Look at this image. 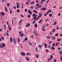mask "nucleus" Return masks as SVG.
Listing matches in <instances>:
<instances>
[{"label":"nucleus","mask_w":62,"mask_h":62,"mask_svg":"<svg viewBox=\"0 0 62 62\" xmlns=\"http://www.w3.org/2000/svg\"><path fill=\"white\" fill-rule=\"evenodd\" d=\"M42 10H46V8L45 7H44L42 8Z\"/></svg>","instance_id":"16"},{"label":"nucleus","mask_w":62,"mask_h":62,"mask_svg":"<svg viewBox=\"0 0 62 62\" xmlns=\"http://www.w3.org/2000/svg\"><path fill=\"white\" fill-rule=\"evenodd\" d=\"M52 14H50L49 15V16L50 17H51L52 16Z\"/></svg>","instance_id":"34"},{"label":"nucleus","mask_w":62,"mask_h":62,"mask_svg":"<svg viewBox=\"0 0 62 62\" xmlns=\"http://www.w3.org/2000/svg\"><path fill=\"white\" fill-rule=\"evenodd\" d=\"M59 53L60 54H62V51H60L59 52Z\"/></svg>","instance_id":"32"},{"label":"nucleus","mask_w":62,"mask_h":62,"mask_svg":"<svg viewBox=\"0 0 62 62\" xmlns=\"http://www.w3.org/2000/svg\"><path fill=\"white\" fill-rule=\"evenodd\" d=\"M50 58L52 59L53 58V55H50Z\"/></svg>","instance_id":"29"},{"label":"nucleus","mask_w":62,"mask_h":62,"mask_svg":"<svg viewBox=\"0 0 62 62\" xmlns=\"http://www.w3.org/2000/svg\"><path fill=\"white\" fill-rule=\"evenodd\" d=\"M30 23H29L27 24L26 25V27H29V26H30Z\"/></svg>","instance_id":"6"},{"label":"nucleus","mask_w":62,"mask_h":62,"mask_svg":"<svg viewBox=\"0 0 62 62\" xmlns=\"http://www.w3.org/2000/svg\"><path fill=\"white\" fill-rule=\"evenodd\" d=\"M44 45H45V48H46L47 47V44H43Z\"/></svg>","instance_id":"10"},{"label":"nucleus","mask_w":62,"mask_h":62,"mask_svg":"<svg viewBox=\"0 0 62 62\" xmlns=\"http://www.w3.org/2000/svg\"><path fill=\"white\" fill-rule=\"evenodd\" d=\"M36 15L35 14H32V16L33 17H36Z\"/></svg>","instance_id":"14"},{"label":"nucleus","mask_w":62,"mask_h":62,"mask_svg":"<svg viewBox=\"0 0 62 62\" xmlns=\"http://www.w3.org/2000/svg\"><path fill=\"white\" fill-rule=\"evenodd\" d=\"M9 11H10V14H11L12 13V11H10V10H9Z\"/></svg>","instance_id":"58"},{"label":"nucleus","mask_w":62,"mask_h":62,"mask_svg":"<svg viewBox=\"0 0 62 62\" xmlns=\"http://www.w3.org/2000/svg\"><path fill=\"white\" fill-rule=\"evenodd\" d=\"M8 27L9 28V29L10 31V30H11V28L10 27H9V25H8Z\"/></svg>","instance_id":"13"},{"label":"nucleus","mask_w":62,"mask_h":62,"mask_svg":"<svg viewBox=\"0 0 62 62\" xmlns=\"http://www.w3.org/2000/svg\"><path fill=\"white\" fill-rule=\"evenodd\" d=\"M2 45H1V48H2L3 47H4L5 46V44L4 43H2Z\"/></svg>","instance_id":"4"},{"label":"nucleus","mask_w":62,"mask_h":62,"mask_svg":"<svg viewBox=\"0 0 62 62\" xmlns=\"http://www.w3.org/2000/svg\"><path fill=\"white\" fill-rule=\"evenodd\" d=\"M27 55H31V54H30V53H27L26 54Z\"/></svg>","instance_id":"19"},{"label":"nucleus","mask_w":62,"mask_h":62,"mask_svg":"<svg viewBox=\"0 0 62 62\" xmlns=\"http://www.w3.org/2000/svg\"><path fill=\"white\" fill-rule=\"evenodd\" d=\"M27 11V9L26 8L24 10L25 12H26Z\"/></svg>","instance_id":"45"},{"label":"nucleus","mask_w":62,"mask_h":62,"mask_svg":"<svg viewBox=\"0 0 62 62\" xmlns=\"http://www.w3.org/2000/svg\"><path fill=\"white\" fill-rule=\"evenodd\" d=\"M34 20H37V17H34Z\"/></svg>","instance_id":"27"},{"label":"nucleus","mask_w":62,"mask_h":62,"mask_svg":"<svg viewBox=\"0 0 62 62\" xmlns=\"http://www.w3.org/2000/svg\"><path fill=\"white\" fill-rule=\"evenodd\" d=\"M61 40V39H58L57 40V41H60Z\"/></svg>","instance_id":"30"},{"label":"nucleus","mask_w":62,"mask_h":62,"mask_svg":"<svg viewBox=\"0 0 62 62\" xmlns=\"http://www.w3.org/2000/svg\"><path fill=\"white\" fill-rule=\"evenodd\" d=\"M35 50L37 52H38V47H36L35 49Z\"/></svg>","instance_id":"22"},{"label":"nucleus","mask_w":62,"mask_h":62,"mask_svg":"<svg viewBox=\"0 0 62 62\" xmlns=\"http://www.w3.org/2000/svg\"><path fill=\"white\" fill-rule=\"evenodd\" d=\"M50 1V0H47L46 2V3H47V4H48V2H49V1Z\"/></svg>","instance_id":"54"},{"label":"nucleus","mask_w":62,"mask_h":62,"mask_svg":"<svg viewBox=\"0 0 62 62\" xmlns=\"http://www.w3.org/2000/svg\"><path fill=\"white\" fill-rule=\"evenodd\" d=\"M52 39H53L54 40V39H55V37H53Z\"/></svg>","instance_id":"56"},{"label":"nucleus","mask_w":62,"mask_h":62,"mask_svg":"<svg viewBox=\"0 0 62 62\" xmlns=\"http://www.w3.org/2000/svg\"><path fill=\"white\" fill-rule=\"evenodd\" d=\"M22 22V19H21L19 21V24H20V25H21V23Z\"/></svg>","instance_id":"12"},{"label":"nucleus","mask_w":62,"mask_h":62,"mask_svg":"<svg viewBox=\"0 0 62 62\" xmlns=\"http://www.w3.org/2000/svg\"><path fill=\"white\" fill-rule=\"evenodd\" d=\"M61 8H62V6L60 8H59V10H60L61 9Z\"/></svg>","instance_id":"57"},{"label":"nucleus","mask_w":62,"mask_h":62,"mask_svg":"<svg viewBox=\"0 0 62 62\" xmlns=\"http://www.w3.org/2000/svg\"><path fill=\"white\" fill-rule=\"evenodd\" d=\"M36 56L37 58H39V55H36Z\"/></svg>","instance_id":"49"},{"label":"nucleus","mask_w":62,"mask_h":62,"mask_svg":"<svg viewBox=\"0 0 62 62\" xmlns=\"http://www.w3.org/2000/svg\"><path fill=\"white\" fill-rule=\"evenodd\" d=\"M38 47H39L40 48H41V45H39L38 46Z\"/></svg>","instance_id":"41"},{"label":"nucleus","mask_w":62,"mask_h":62,"mask_svg":"<svg viewBox=\"0 0 62 62\" xmlns=\"http://www.w3.org/2000/svg\"><path fill=\"white\" fill-rule=\"evenodd\" d=\"M10 41L11 42H12L13 40H12V38L11 37H10Z\"/></svg>","instance_id":"18"},{"label":"nucleus","mask_w":62,"mask_h":62,"mask_svg":"<svg viewBox=\"0 0 62 62\" xmlns=\"http://www.w3.org/2000/svg\"><path fill=\"white\" fill-rule=\"evenodd\" d=\"M34 26L36 28H37V27H38V25H37V24L36 23H35L34 25Z\"/></svg>","instance_id":"11"},{"label":"nucleus","mask_w":62,"mask_h":62,"mask_svg":"<svg viewBox=\"0 0 62 62\" xmlns=\"http://www.w3.org/2000/svg\"><path fill=\"white\" fill-rule=\"evenodd\" d=\"M35 3L34 2H32L31 3V5H33V4H34V3Z\"/></svg>","instance_id":"21"},{"label":"nucleus","mask_w":62,"mask_h":62,"mask_svg":"<svg viewBox=\"0 0 62 62\" xmlns=\"http://www.w3.org/2000/svg\"><path fill=\"white\" fill-rule=\"evenodd\" d=\"M13 8L15 9H16V6H14L13 7Z\"/></svg>","instance_id":"51"},{"label":"nucleus","mask_w":62,"mask_h":62,"mask_svg":"<svg viewBox=\"0 0 62 62\" xmlns=\"http://www.w3.org/2000/svg\"><path fill=\"white\" fill-rule=\"evenodd\" d=\"M29 45H31V46H32V43L30 42H29Z\"/></svg>","instance_id":"31"},{"label":"nucleus","mask_w":62,"mask_h":62,"mask_svg":"<svg viewBox=\"0 0 62 62\" xmlns=\"http://www.w3.org/2000/svg\"><path fill=\"white\" fill-rule=\"evenodd\" d=\"M56 29L57 30H59L60 29V28L58 27H57L56 28Z\"/></svg>","instance_id":"39"},{"label":"nucleus","mask_w":62,"mask_h":62,"mask_svg":"<svg viewBox=\"0 0 62 62\" xmlns=\"http://www.w3.org/2000/svg\"><path fill=\"white\" fill-rule=\"evenodd\" d=\"M39 16L41 17L42 16V14L41 13H39Z\"/></svg>","instance_id":"20"},{"label":"nucleus","mask_w":62,"mask_h":62,"mask_svg":"<svg viewBox=\"0 0 62 62\" xmlns=\"http://www.w3.org/2000/svg\"><path fill=\"white\" fill-rule=\"evenodd\" d=\"M20 39L19 38H18V42H20Z\"/></svg>","instance_id":"46"},{"label":"nucleus","mask_w":62,"mask_h":62,"mask_svg":"<svg viewBox=\"0 0 62 62\" xmlns=\"http://www.w3.org/2000/svg\"><path fill=\"white\" fill-rule=\"evenodd\" d=\"M19 7V5H16V7L17 8H18Z\"/></svg>","instance_id":"50"},{"label":"nucleus","mask_w":62,"mask_h":62,"mask_svg":"<svg viewBox=\"0 0 62 62\" xmlns=\"http://www.w3.org/2000/svg\"><path fill=\"white\" fill-rule=\"evenodd\" d=\"M62 33L60 35V37H62Z\"/></svg>","instance_id":"64"},{"label":"nucleus","mask_w":62,"mask_h":62,"mask_svg":"<svg viewBox=\"0 0 62 62\" xmlns=\"http://www.w3.org/2000/svg\"><path fill=\"white\" fill-rule=\"evenodd\" d=\"M33 13H35L36 14H37V13H38V11H37L35 10H33Z\"/></svg>","instance_id":"7"},{"label":"nucleus","mask_w":62,"mask_h":62,"mask_svg":"<svg viewBox=\"0 0 62 62\" xmlns=\"http://www.w3.org/2000/svg\"><path fill=\"white\" fill-rule=\"evenodd\" d=\"M19 34L21 36V37H23V31L21 32V31H19Z\"/></svg>","instance_id":"1"},{"label":"nucleus","mask_w":62,"mask_h":62,"mask_svg":"<svg viewBox=\"0 0 62 62\" xmlns=\"http://www.w3.org/2000/svg\"><path fill=\"white\" fill-rule=\"evenodd\" d=\"M54 62H56V59H54Z\"/></svg>","instance_id":"63"},{"label":"nucleus","mask_w":62,"mask_h":62,"mask_svg":"<svg viewBox=\"0 0 62 62\" xmlns=\"http://www.w3.org/2000/svg\"><path fill=\"white\" fill-rule=\"evenodd\" d=\"M59 43H60L58 42H57L56 43L55 46H58V45H59Z\"/></svg>","instance_id":"8"},{"label":"nucleus","mask_w":62,"mask_h":62,"mask_svg":"<svg viewBox=\"0 0 62 62\" xmlns=\"http://www.w3.org/2000/svg\"><path fill=\"white\" fill-rule=\"evenodd\" d=\"M39 4H37L36 5V6L37 7H38V6H39Z\"/></svg>","instance_id":"47"},{"label":"nucleus","mask_w":62,"mask_h":62,"mask_svg":"<svg viewBox=\"0 0 62 62\" xmlns=\"http://www.w3.org/2000/svg\"><path fill=\"white\" fill-rule=\"evenodd\" d=\"M41 7V5H40L39 6H38V8H40Z\"/></svg>","instance_id":"36"},{"label":"nucleus","mask_w":62,"mask_h":62,"mask_svg":"<svg viewBox=\"0 0 62 62\" xmlns=\"http://www.w3.org/2000/svg\"><path fill=\"white\" fill-rule=\"evenodd\" d=\"M43 19H41V20H40L39 22V23H40L42 21Z\"/></svg>","instance_id":"23"},{"label":"nucleus","mask_w":62,"mask_h":62,"mask_svg":"<svg viewBox=\"0 0 62 62\" xmlns=\"http://www.w3.org/2000/svg\"><path fill=\"white\" fill-rule=\"evenodd\" d=\"M40 17L39 16H38V17H37V19L38 20V19H39V18Z\"/></svg>","instance_id":"55"},{"label":"nucleus","mask_w":62,"mask_h":62,"mask_svg":"<svg viewBox=\"0 0 62 62\" xmlns=\"http://www.w3.org/2000/svg\"><path fill=\"white\" fill-rule=\"evenodd\" d=\"M50 47H51V46L50 45H49L47 48H50Z\"/></svg>","instance_id":"60"},{"label":"nucleus","mask_w":62,"mask_h":62,"mask_svg":"<svg viewBox=\"0 0 62 62\" xmlns=\"http://www.w3.org/2000/svg\"><path fill=\"white\" fill-rule=\"evenodd\" d=\"M58 35V33H57V34H55V36H57Z\"/></svg>","instance_id":"40"},{"label":"nucleus","mask_w":62,"mask_h":62,"mask_svg":"<svg viewBox=\"0 0 62 62\" xmlns=\"http://www.w3.org/2000/svg\"><path fill=\"white\" fill-rule=\"evenodd\" d=\"M1 14L2 16H4L5 15V13L3 12H1Z\"/></svg>","instance_id":"9"},{"label":"nucleus","mask_w":62,"mask_h":62,"mask_svg":"<svg viewBox=\"0 0 62 62\" xmlns=\"http://www.w3.org/2000/svg\"><path fill=\"white\" fill-rule=\"evenodd\" d=\"M48 11L49 12H52V11H51V9H49L48 10Z\"/></svg>","instance_id":"37"},{"label":"nucleus","mask_w":62,"mask_h":62,"mask_svg":"<svg viewBox=\"0 0 62 62\" xmlns=\"http://www.w3.org/2000/svg\"><path fill=\"white\" fill-rule=\"evenodd\" d=\"M46 52H47V53H48V52H49V50H48V49H46Z\"/></svg>","instance_id":"38"},{"label":"nucleus","mask_w":62,"mask_h":62,"mask_svg":"<svg viewBox=\"0 0 62 62\" xmlns=\"http://www.w3.org/2000/svg\"><path fill=\"white\" fill-rule=\"evenodd\" d=\"M51 49L52 50H55V48L54 47H51Z\"/></svg>","instance_id":"17"},{"label":"nucleus","mask_w":62,"mask_h":62,"mask_svg":"<svg viewBox=\"0 0 62 62\" xmlns=\"http://www.w3.org/2000/svg\"><path fill=\"white\" fill-rule=\"evenodd\" d=\"M53 47H54V46H55V43H54L53 44Z\"/></svg>","instance_id":"52"},{"label":"nucleus","mask_w":62,"mask_h":62,"mask_svg":"<svg viewBox=\"0 0 62 62\" xmlns=\"http://www.w3.org/2000/svg\"><path fill=\"white\" fill-rule=\"evenodd\" d=\"M60 60L61 61H62V57H60Z\"/></svg>","instance_id":"61"},{"label":"nucleus","mask_w":62,"mask_h":62,"mask_svg":"<svg viewBox=\"0 0 62 62\" xmlns=\"http://www.w3.org/2000/svg\"><path fill=\"white\" fill-rule=\"evenodd\" d=\"M28 3H29V2H26V5H28Z\"/></svg>","instance_id":"62"},{"label":"nucleus","mask_w":62,"mask_h":62,"mask_svg":"<svg viewBox=\"0 0 62 62\" xmlns=\"http://www.w3.org/2000/svg\"><path fill=\"white\" fill-rule=\"evenodd\" d=\"M57 24V22H56V21L55 22H54V23L53 24V25H54Z\"/></svg>","instance_id":"15"},{"label":"nucleus","mask_w":62,"mask_h":62,"mask_svg":"<svg viewBox=\"0 0 62 62\" xmlns=\"http://www.w3.org/2000/svg\"><path fill=\"white\" fill-rule=\"evenodd\" d=\"M17 13H19V12H20V10H19V9H17Z\"/></svg>","instance_id":"33"},{"label":"nucleus","mask_w":62,"mask_h":62,"mask_svg":"<svg viewBox=\"0 0 62 62\" xmlns=\"http://www.w3.org/2000/svg\"><path fill=\"white\" fill-rule=\"evenodd\" d=\"M58 50H61V48H60V47H58Z\"/></svg>","instance_id":"43"},{"label":"nucleus","mask_w":62,"mask_h":62,"mask_svg":"<svg viewBox=\"0 0 62 62\" xmlns=\"http://www.w3.org/2000/svg\"><path fill=\"white\" fill-rule=\"evenodd\" d=\"M21 16L22 17V18H24V16H23V15L22 14H21Z\"/></svg>","instance_id":"44"},{"label":"nucleus","mask_w":62,"mask_h":62,"mask_svg":"<svg viewBox=\"0 0 62 62\" xmlns=\"http://www.w3.org/2000/svg\"><path fill=\"white\" fill-rule=\"evenodd\" d=\"M5 11H6V12H8V10L7 9V7H5Z\"/></svg>","instance_id":"25"},{"label":"nucleus","mask_w":62,"mask_h":62,"mask_svg":"<svg viewBox=\"0 0 62 62\" xmlns=\"http://www.w3.org/2000/svg\"><path fill=\"white\" fill-rule=\"evenodd\" d=\"M25 40H26V41H27V37H25Z\"/></svg>","instance_id":"35"},{"label":"nucleus","mask_w":62,"mask_h":62,"mask_svg":"<svg viewBox=\"0 0 62 62\" xmlns=\"http://www.w3.org/2000/svg\"><path fill=\"white\" fill-rule=\"evenodd\" d=\"M13 41L14 44L15 45H16V44H17V42H16V40H15V38H14L13 39Z\"/></svg>","instance_id":"2"},{"label":"nucleus","mask_w":62,"mask_h":62,"mask_svg":"<svg viewBox=\"0 0 62 62\" xmlns=\"http://www.w3.org/2000/svg\"><path fill=\"white\" fill-rule=\"evenodd\" d=\"M7 6L8 7H9V6L10 5V4H9V3H8L7 4Z\"/></svg>","instance_id":"42"},{"label":"nucleus","mask_w":62,"mask_h":62,"mask_svg":"<svg viewBox=\"0 0 62 62\" xmlns=\"http://www.w3.org/2000/svg\"><path fill=\"white\" fill-rule=\"evenodd\" d=\"M49 19H47L45 21V22H47V21H49Z\"/></svg>","instance_id":"53"},{"label":"nucleus","mask_w":62,"mask_h":62,"mask_svg":"<svg viewBox=\"0 0 62 62\" xmlns=\"http://www.w3.org/2000/svg\"><path fill=\"white\" fill-rule=\"evenodd\" d=\"M51 43H52V41H51L50 42H49V44H50Z\"/></svg>","instance_id":"59"},{"label":"nucleus","mask_w":62,"mask_h":62,"mask_svg":"<svg viewBox=\"0 0 62 62\" xmlns=\"http://www.w3.org/2000/svg\"><path fill=\"white\" fill-rule=\"evenodd\" d=\"M55 29H54V30H53L52 31V32L54 33V31H55Z\"/></svg>","instance_id":"26"},{"label":"nucleus","mask_w":62,"mask_h":62,"mask_svg":"<svg viewBox=\"0 0 62 62\" xmlns=\"http://www.w3.org/2000/svg\"><path fill=\"white\" fill-rule=\"evenodd\" d=\"M26 59L27 61H29V59L27 57H26Z\"/></svg>","instance_id":"24"},{"label":"nucleus","mask_w":62,"mask_h":62,"mask_svg":"<svg viewBox=\"0 0 62 62\" xmlns=\"http://www.w3.org/2000/svg\"><path fill=\"white\" fill-rule=\"evenodd\" d=\"M27 17L28 18H30V15H28L27 16Z\"/></svg>","instance_id":"28"},{"label":"nucleus","mask_w":62,"mask_h":62,"mask_svg":"<svg viewBox=\"0 0 62 62\" xmlns=\"http://www.w3.org/2000/svg\"><path fill=\"white\" fill-rule=\"evenodd\" d=\"M20 54L22 56H25V53L23 52H22Z\"/></svg>","instance_id":"3"},{"label":"nucleus","mask_w":62,"mask_h":62,"mask_svg":"<svg viewBox=\"0 0 62 62\" xmlns=\"http://www.w3.org/2000/svg\"><path fill=\"white\" fill-rule=\"evenodd\" d=\"M16 4L17 5V6H19V3L18 2L16 3Z\"/></svg>","instance_id":"48"},{"label":"nucleus","mask_w":62,"mask_h":62,"mask_svg":"<svg viewBox=\"0 0 62 62\" xmlns=\"http://www.w3.org/2000/svg\"><path fill=\"white\" fill-rule=\"evenodd\" d=\"M28 13L29 14H30V15H32V11H31L30 10H28Z\"/></svg>","instance_id":"5"}]
</instances>
